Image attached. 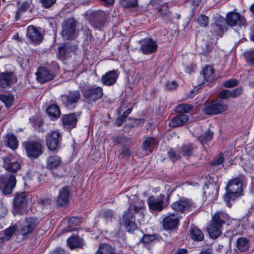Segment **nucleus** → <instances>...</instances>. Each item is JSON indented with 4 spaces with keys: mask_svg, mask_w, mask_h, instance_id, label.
I'll return each mask as SVG.
<instances>
[{
    "mask_svg": "<svg viewBox=\"0 0 254 254\" xmlns=\"http://www.w3.org/2000/svg\"><path fill=\"white\" fill-rule=\"evenodd\" d=\"M81 98V94L78 90H70L67 93L60 96L59 101L64 107L72 110L75 108Z\"/></svg>",
    "mask_w": 254,
    "mask_h": 254,
    "instance_id": "nucleus-2",
    "label": "nucleus"
},
{
    "mask_svg": "<svg viewBox=\"0 0 254 254\" xmlns=\"http://www.w3.org/2000/svg\"><path fill=\"white\" fill-rule=\"evenodd\" d=\"M16 178L14 174H6L0 177V190L3 194H10L16 185Z\"/></svg>",
    "mask_w": 254,
    "mask_h": 254,
    "instance_id": "nucleus-7",
    "label": "nucleus"
},
{
    "mask_svg": "<svg viewBox=\"0 0 254 254\" xmlns=\"http://www.w3.org/2000/svg\"><path fill=\"white\" fill-rule=\"evenodd\" d=\"M156 144L155 139L151 136H146L142 144V149L144 151H150V146Z\"/></svg>",
    "mask_w": 254,
    "mask_h": 254,
    "instance_id": "nucleus-42",
    "label": "nucleus"
},
{
    "mask_svg": "<svg viewBox=\"0 0 254 254\" xmlns=\"http://www.w3.org/2000/svg\"><path fill=\"white\" fill-rule=\"evenodd\" d=\"M7 213V210L4 206L3 201L0 200V218L4 216Z\"/></svg>",
    "mask_w": 254,
    "mask_h": 254,
    "instance_id": "nucleus-60",
    "label": "nucleus"
},
{
    "mask_svg": "<svg viewBox=\"0 0 254 254\" xmlns=\"http://www.w3.org/2000/svg\"><path fill=\"white\" fill-rule=\"evenodd\" d=\"M141 209V207L130 203L127 210L125 211L123 216V219L126 228L128 231L131 232L136 229V225L135 223V217L133 211L137 213Z\"/></svg>",
    "mask_w": 254,
    "mask_h": 254,
    "instance_id": "nucleus-3",
    "label": "nucleus"
},
{
    "mask_svg": "<svg viewBox=\"0 0 254 254\" xmlns=\"http://www.w3.org/2000/svg\"><path fill=\"white\" fill-rule=\"evenodd\" d=\"M27 36L33 42H41L43 37L38 30L34 26L31 25L27 28Z\"/></svg>",
    "mask_w": 254,
    "mask_h": 254,
    "instance_id": "nucleus-26",
    "label": "nucleus"
},
{
    "mask_svg": "<svg viewBox=\"0 0 254 254\" xmlns=\"http://www.w3.org/2000/svg\"><path fill=\"white\" fill-rule=\"evenodd\" d=\"M27 156L31 158H36L42 153V146L40 143L29 141L25 143Z\"/></svg>",
    "mask_w": 254,
    "mask_h": 254,
    "instance_id": "nucleus-15",
    "label": "nucleus"
},
{
    "mask_svg": "<svg viewBox=\"0 0 254 254\" xmlns=\"http://www.w3.org/2000/svg\"><path fill=\"white\" fill-rule=\"evenodd\" d=\"M132 109L131 108L127 109L126 111H125L122 116L117 119L116 124L117 127H120L125 120L126 119L127 116L131 112Z\"/></svg>",
    "mask_w": 254,
    "mask_h": 254,
    "instance_id": "nucleus-47",
    "label": "nucleus"
},
{
    "mask_svg": "<svg viewBox=\"0 0 254 254\" xmlns=\"http://www.w3.org/2000/svg\"><path fill=\"white\" fill-rule=\"evenodd\" d=\"M85 99L90 102H95L100 99L103 95V90L101 87H87L82 91Z\"/></svg>",
    "mask_w": 254,
    "mask_h": 254,
    "instance_id": "nucleus-12",
    "label": "nucleus"
},
{
    "mask_svg": "<svg viewBox=\"0 0 254 254\" xmlns=\"http://www.w3.org/2000/svg\"><path fill=\"white\" fill-rule=\"evenodd\" d=\"M120 2L124 8H133L138 6L137 0H120Z\"/></svg>",
    "mask_w": 254,
    "mask_h": 254,
    "instance_id": "nucleus-43",
    "label": "nucleus"
},
{
    "mask_svg": "<svg viewBox=\"0 0 254 254\" xmlns=\"http://www.w3.org/2000/svg\"><path fill=\"white\" fill-rule=\"evenodd\" d=\"M178 86L177 83L175 81L167 82L165 84L166 89L167 90H173Z\"/></svg>",
    "mask_w": 254,
    "mask_h": 254,
    "instance_id": "nucleus-59",
    "label": "nucleus"
},
{
    "mask_svg": "<svg viewBox=\"0 0 254 254\" xmlns=\"http://www.w3.org/2000/svg\"><path fill=\"white\" fill-rule=\"evenodd\" d=\"M188 120V115L184 114H178L170 121L169 125L171 127H177L184 125Z\"/></svg>",
    "mask_w": 254,
    "mask_h": 254,
    "instance_id": "nucleus-25",
    "label": "nucleus"
},
{
    "mask_svg": "<svg viewBox=\"0 0 254 254\" xmlns=\"http://www.w3.org/2000/svg\"><path fill=\"white\" fill-rule=\"evenodd\" d=\"M79 114L73 113L63 115L61 120L64 127L67 128H73L76 126Z\"/></svg>",
    "mask_w": 254,
    "mask_h": 254,
    "instance_id": "nucleus-20",
    "label": "nucleus"
},
{
    "mask_svg": "<svg viewBox=\"0 0 254 254\" xmlns=\"http://www.w3.org/2000/svg\"><path fill=\"white\" fill-rule=\"evenodd\" d=\"M62 138L61 133L56 130L48 133L46 137V145L48 148L52 151H57Z\"/></svg>",
    "mask_w": 254,
    "mask_h": 254,
    "instance_id": "nucleus-10",
    "label": "nucleus"
},
{
    "mask_svg": "<svg viewBox=\"0 0 254 254\" xmlns=\"http://www.w3.org/2000/svg\"><path fill=\"white\" fill-rule=\"evenodd\" d=\"M118 77V74L116 70L107 72L101 78L102 83L107 86H111L114 84Z\"/></svg>",
    "mask_w": 254,
    "mask_h": 254,
    "instance_id": "nucleus-24",
    "label": "nucleus"
},
{
    "mask_svg": "<svg viewBox=\"0 0 254 254\" xmlns=\"http://www.w3.org/2000/svg\"><path fill=\"white\" fill-rule=\"evenodd\" d=\"M102 1L104 2L106 5L111 6L113 5L114 3V0H101Z\"/></svg>",
    "mask_w": 254,
    "mask_h": 254,
    "instance_id": "nucleus-63",
    "label": "nucleus"
},
{
    "mask_svg": "<svg viewBox=\"0 0 254 254\" xmlns=\"http://www.w3.org/2000/svg\"><path fill=\"white\" fill-rule=\"evenodd\" d=\"M30 7V3L27 1L23 2L18 8L15 15V20H18L22 13L27 10Z\"/></svg>",
    "mask_w": 254,
    "mask_h": 254,
    "instance_id": "nucleus-45",
    "label": "nucleus"
},
{
    "mask_svg": "<svg viewBox=\"0 0 254 254\" xmlns=\"http://www.w3.org/2000/svg\"><path fill=\"white\" fill-rule=\"evenodd\" d=\"M147 202L151 211L160 212L165 208L164 199H160L153 195L147 198Z\"/></svg>",
    "mask_w": 254,
    "mask_h": 254,
    "instance_id": "nucleus-19",
    "label": "nucleus"
},
{
    "mask_svg": "<svg viewBox=\"0 0 254 254\" xmlns=\"http://www.w3.org/2000/svg\"><path fill=\"white\" fill-rule=\"evenodd\" d=\"M193 109V106L190 104H182L176 107V111L179 113H189Z\"/></svg>",
    "mask_w": 254,
    "mask_h": 254,
    "instance_id": "nucleus-46",
    "label": "nucleus"
},
{
    "mask_svg": "<svg viewBox=\"0 0 254 254\" xmlns=\"http://www.w3.org/2000/svg\"><path fill=\"white\" fill-rule=\"evenodd\" d=\"M171 206L173 210L177 212L184 213L190 211L193 206V204L191 200L183 197L173 203Z\"/></svg>",
    "mask_w": 254,
    "mask_h": 254,
    "instance_id": "nucleus-16",
    "label": "nucleus"
},
{
    "mask_svg": "<svg viewBox=\"0 0 254 254\" xmlns=\"http://www.w3.org/2000/svg\"><path fill=\"white\" fill-rule=\"evenodd\" d=\"M214 70L211 66H206L202 71V78L203 81H210L214 78Z\"/></svg>",
    "mask_w": 254,
    "mask_h": 254,
    "instance_id": "nucleus-36",
    "label": "nucleus"
},
{
    "mask_svg": "<svg viewBox=\"0 0 254 254\" xmlns=\"http://www.w3.org/2000/svg\"><path fill=\"white\" fill-rule=\"evenodd\" d=\"M139 50L144 55H150L155 53L158 49L157 42L153 39L144 38L139 42Z\"/></svg>",
    "mask_w": 254,
    "mask_h": 254,
    "instance_id": "nucleus-13",
    "label": "nucleus"
},
{
    "mask_svg": "<svg viewBox=\"0 0 254 254\" xmlns=\"http://www.w3.org/2000/svg\"><path fill=\"white\" fill-rule=\"evenodd\" d=\"M101 217L106 220H111L114 216V213L113 211L109 209H106L101 212Z\"/></svg>",
    "mask_w": 254,
    "mask_h": 254,
    "instance_id": "nucleus-49",
    "label": "nucleus"
},
{
    "mask_svg": "<svg viewBox=\"0 0 254 254\" xmlns=\"http://www.w3.org/2000/svg\"><path fill=\"white\" fill-rule=\"evenodd\" d=\"M188 250L186 249H179L176 254H187Z\"/></svg>",
    "mask_w": 254,
    "mask_h": 254,
    "instance_id": "nucleus-62",
    "label": "nucleus"
},
{
    "mask_svg": "<svg viewBox=\"0 0 254 254\" xmlns=\"http://www.w3.org/2000/svg\"><path fill=\"white\" fill-rule=\"evenodd\" d=\"M222 226L220 225L211 221L207 228V231L210 237L213 239L218 238L222 233Z\"/></svg>",
    "mask_w": 254,
    "mask_h": 254,
    "instance_id": "nucleus-27",
    "label": "nucleus"
},
{
    "mask_svg": "<svg viewBox=\"0 0 254 254\" xmlns=\"http://www.w3.org/2000/svg\"><path fill=\"white\" fill-rule=\"evenodd\" d=\"M107 21V15L103 10L92 11L89 13V22L95 29L101 30Z\"/></svg>",
    "mask_w": 254,
    "mask_h": 254,
    "instance_id": "nucleus-4",
    "label": "nucleus"
},
{
    "mask_svg": "<svg viewBox=\"0 0 254 254\" xmlns=\"http://www.w3.org/2000/svg\"><path fill=\"white\" fill-rule=\"evenodd\" d=\"M47 114L53 119L56 120L61 116V111L59 107L56 104H53L48 107Z\"/></svg>",
    "mask_w": 254,
    "mask_h": 254,
    "instance_id": "nucleus-31",
    "label": "nucleus"
},
{
    "mask_svg": "<svg viewBox=\"0 0 254 254\" xmlns=\"http://www.w3.org/2000/svg\"><path fill=\"white\" fill-rule=\"evenodd\" d=\"M245 55L247 61L254 65V50L247 52Z\"/></svg>",
    "mask_w": 254,
    "mask_h": 254,
    "instance_id": "nucleus-57",
    "label": "nucleus"
},
{
    "mask_svg": "<svg viewBox=\"0 0 254 254\" xmlns=\"http://www.w3.org/2000/svg\"><path fill=\"white\" fill-rule=\"evenodd\" d=\"M157 236L155 234L153 235H144L140 241L143 244H149L150 242L155 241L157 239Z\"/></svg>",
    "mask_w": 254,
    "mask_h": 254,
    "instance_id": "nucleus-48",
    "label": "nucleus"
},
{
    "mask_svg": "<svg viewBox=\"0 0 254 254\" xmlns=\"http://www.w3.org/2000/svg\"><path fill=\"white\" fill-rule=\"evenodd\" d=\"M81 218L78 217H72L68 219L67 227L66 231H72L75 230L74 227L78 226L81 223Z\"/></svg>",
    "mask_w": 254,
    "mask_h": 254,
    "instance_id": "nucleus-39",
    "label": "nucleus"
},
{
    "mask_svg": "<svg viewBox=\"0 0 254 254\" xmlns=\"http://www.w3.org/2000/svg\"><path fill=\"white\" fill-rule=\"evenodd\" d=\"M77 23L73 18H69L63 22L62 35L65 39H73L77 35Z\"/></svg>",
    "mask_w": 254,
    "mask_h": 254,
    "instance_id": "nucleus-5",
    "label": "nucleus"
},
{
    "mask_svg": "<svg viewBox=\"0 0 254 254\" xmlns=\"http://www.w3.org/2000/svg\"><path fill=\"white\" fill-rule=\"evenodd\" d=\"M114 250L107 244H101L95 254H114Z\"/></svg>",
    "mask_w": 254,
    "mask_h": 254,
    "instance_id": "nucleus-40",
    "label": "nucleus"
},
{
    "mask_svg": "<svg viewBox=\"0 0 254 254\" xmlns=\"http://www.w3.org/2000/svg\"><path fill=\"white\" fill-rule=\"evenodd\" d=\"M226 192L224 194L223 199L229 207H231V201H234L242 195L243 184L242 180L238 177L230 180L226 187Z\"/></svg>",
    "mask_w": 254,
    "mask_h": 254,
    "instance_id": "nucleus-1",
    "label": "nucleus"
},
{
    "mask_svg": "<svg viewBox=\"0 0 254 254\" xmlns=\"http://www.w3.org/2000/svg\"><path fill=\"white\" fill-rule=\"evenodd\" d=\"M39 223V219L37 218L31 217L26 218L20 229V234L23 236H28L36 229Z\"/></svg>",
    "mask_w": 254,
    "mask_h": 254,
    "instance_id": "nucleus-14",
    "label": "nucleus"
},
{
    "mask_svg": "<svg viewBox=\"0 0 254 254\" xmlns=\"http://www.w3.org/2000/svg\"><path fill=\"white\" fill-rule=\"evenodd\" d=\"M227 25L231 27L238 26L240 27H246L247 21L244 15L236 11H230L226 15Z\"/></svg>",
    "mask_w": 254,
    "mask_h": 254,
    "instance_id": "nucleus-9",
    "label": "nucleus"
},
{
    "mask_svg": "<svg viewBox=\"0 0 254 254\" xmlns=\"http://www.w3.org/2000/svg\"><path fill=\"white\" fill-rule=\"evenodd\" d=\"M4 141L7 146L12 149H15L18 147V140L13 134H7L4 136Z\"/></svg>",
    "mask_w": 254,
    "mask_h": 254,
    "instance_id": "nucleus-34",
    "label": "nucleus"
},
{
    "mask_svg": "<svg viewBox=\"0 0 254 254\" xmlns=\"http://www.w3.org/2000/svg\"><path fill=\"white\" fill-rule=\"evenodd\" d=\"M112 139L116 144H123L126 141V137L123 134L119 136H113L112 137Z\"/></svg>",
    "mask_w": 254,
    "mask_h": 254,
    "instance_id": "nucleus-52",
    "label": "nucleus"
},
{
    "mask_svg": "<svg viewBox=\"0 0 254 254\" xmlns=\"http://www.w3.org/2000/svg\"><path fill=\"white\" fill-rule=\"evenodd\" d=\"M61 159L59 156H50L47 160V168L49 169L56 168L61 165Z\"/></svg>",
    "mask_w": 254,
    "mask_h": 254,
    "instance_id": "nucleus-33",
    "label": "nucleus"
},
{
    "mask_svg": "<svg viewBox=\"0 0 254 254\" xmlns=\"http://www.w3.org/2000/svg\"><path fill=\"white\" fill-rule=\"evenodd\" d=\"M78 46L74 42H67L58 48V56L59 58L64 60L71 56V53H74L77 49Z\"/></svg>",
    "mask_w": 254,
    "mask_h": 254,
    "instance_id": "nucleus-11",
    "label": "nucleus"
},
{
    "mask_svg": "<svg viewBox=\"0 0 254 254\" xmlns=\"http://www.w3.org/2000/svg\"><path fill=\"white\" fill-rule=\"evenodd\" d=\"M70 190L68 186H65L59 190L57 198V204L59 206H66L69 201Z\"/></svg>",
    "mask_w": 254,
    "mask_h": 254,
    "instance_id": "nucleus-21",
    "label": "nucleus"
},
{
    "mask_svg": "<svg viewBox=\"0 0 254 254\" xmlns=\"http://www.w3.org/2000/svg\"><path fill=\"white\" fill-rule=\"evenodd\" d=\"M17 226L14 225L7 228L4 231V236L0 238V242H3L9 240L11 236L17 229Z\"/></svg>",
    "mask_w": 254,
    "mask_h": 254,
    "instance_id": "nucleus-41",
    "label": "nucleus"
},
{
    "mask_svg": "<svg viewBox=\"0 0 254 254\" xmlns=\"http://www.w3.org/2000/svg\"><path fill=\"white\" fill-rule=\"evenodd\" d=\"M179 222V219L177 214L171 213L165 217L162 221L163 228L166 230H171L175 228Z\"/></svg>",
    "mask_w": 254,
    "mask_h": 254,
    "instance_id": "nucleus-22",
    "label": "nucleus"
},
{
    "mask_svg": "<svg viewBox=\"0 0 254 254\" xmlns=\"http://www.w3.org/2000/svg\"><path fill=\"white\" fill-rule=\"evenodd\" d=\"M224 161L223 154L220 153L216 158H215L211 162V164L212 165H218L221 164Z\"/></svg>",
    "mask_w": 254,
    "mask_h": 254,
    "instance_id": "nucleus-55",
    "label": "nucleus"
},
{
    "mask_svg": "<svg viewBox=\"0 0 254 254\" xmlns=\"http://www.w3.org/2000/svg\"><path fill=\"white\" fill-rule=\"evenodd\" d=\"M190 237L193 241L199 242L204 239L202 232L196 227H193L190 230Z\"/></svg>",
    "mask_w": 254,
    "mask_h": 254,
    "instance_id": "nucleus-35",
    "label": "nucleus"
},
{
    "mask_svg": "<svg viewBox=\"0 0 254 254\" xmlns=\"http://www.w3.org/2000/svg\"><path fill=\"white\" fill-rule=\"evenodd\" d=\"M243 87H239L237 88L230 90V96L232 98H236L240 96L243 92Z\"/></svg>",
    "mask_w": 254,
    "mask_h": 254,
    "instance_id": "nucleus-56",
    "label": "nucleus"
},
{
    "mask_svg": "<svg viewBox=\"0 0 254 254\" xmlns=\"http://www.w3.org/2000/svg\"><path fill=\"white\" fill-rule=\"evenodd\" d=\"M53 254H67L65 251L62 248H58L56 249L53 252Z\"/></svg>",
    "mask_w": 254,
    "mask_h": 254,
    "instance_id": "nucleus-61",
    "label": "nucleus"
},
{
    "mask_svg": "<svg viewBox=\"0 0 254 254\" xmlns=\"http://www.w3.org/2000/svg\"><path fill=\"white\" fill-rule=\"evenodd\" d=\"M209 18L205 15H200L197 19L198 22L200 26L206 27L208 24Z\"/></svg>",
    "mask_w": 254,
    "mask_h": 254,
    "instance_id": "nucleus-50",
    "label": "nucleus"
},
{
    "mask_svg": "<svg viewBox=\"0 0 254 254\" xmlns=\"http://www.w3.org/2000/svg\"><path fill=\"white\" fill-rule=\"evenodd\" d=\"M66 242L68 246L71 249L81 248L83 245L82 240L78 236L70 237L67 239Z\"/></svg>",
    "mask_w": 254,
    "mask_h": 254,
    "instance_id": "nucleus-32",
    "label": "nucleus"
},
{
    "mask_svg": "<svg viewBox=\"0 0 254 254\" xmlns=\"http://www.w3.org/2000/svg\"><path fill=\"white\" fill-rule=\"evenodd\" d=\"M168 155L169 158L173 161L175 162L180 159V156L177 154L174 150L170 148L168 151Z\"/></svg>",
    "mask_w": 254,
    "mask_h": 254,
    "instance_id": "nucleus-51",
    "label": "nucleus"
},
{
    "mask_svg": "<svg viewBox=\"0 0 254 254\" xmlns=\"http://www.w3.org/2000/svg\"><path fill=\"white\" fill-rule=\"evenodd\" d=\"M218 97L221 99H226L230 96V90L227 89H223L220 91L218 93Z\"/></svg>",
    "mask_w": 254,
    "mask_h": 254,
    "instance_id": "nucleus-54",
    "label": "nucleus"
},
{
    "mask_svg": "<svg viewBox=\"0 0 254 254\" xmlns=\"http://www.w3.org/2000/svg\"><path fill=\"white\" fill-rule=\"evenodd\" d=\"M213 132L208 129L198 137V140L202 144H206L213 139Z\"/></svg>",
    "mask_w": 254,
    "mask_h": 254,
    "instance_id": "nucleus-38",
    "label": "nucleus"
},
{
    "mask_svg": "<svg viewBox=\"0 0 254 254\" xmlns=\"http://www.w3.org/2000/svg\"><path fill=\"white\" fill-rule=\"evenodd\" d=\"M0 100L6 106V107L9 108L12 105L14 98L11 95H0Z\"/></svg>",
    "mask_w": 254,
    "mask_h": 254,
    "instance_id": "nucleus-44",
    "label": "nucleus"
},
{
    "mask_svg": "<svg viewBox=\"0 0 254 254\" xmlns=\"http://www.w3.org/2000/svg\"><path fill=\"white\" fill-rule=\"evenodd\" d=\"M226 18L220 15L215 17V21L212 25V29L211 30L212 33L216 34L220 37H222L224 30L226 29Z\"/></svg>",
    "mask_w": 254,
    "mask_h": 254,
    "instance_id": "nucleus-17",
    "label": "nucleus"
},
{
    "mask_svg": "<svg viewBox=\"0 0 254 254\" xmlns=\"http://www.w3.org/2000/svg\"><path fill=\"white\" fill-rule=\"evenodd\" d=\"M16 81V77L11 72L0 73V87L6 88Z\"/></svg>",
    "mask_w": 254,
    "mask_h": 254,
    "instance_id": "nucleus-23",
    "label": "nucleus"
},
{
    "mask_svg": "<svg viewBox=\"0 0 254 254\" xmlns=\"http://www.w3.org/2000/svg\"><path fill=\"white\" fill-rule=\"evenodd\" d=\"M196 148L197 147L194 144L187 143L180 148V152L183 156L188 157L193 155L194 151Z\"/></svg>",
    "mask_w": 254,
    "mask_h": 254,
    "instance_id": "nucleus-30",
    "label": "nucleus"
},
{
    "mask_svg": "<svg viewBox=\"0 0 254 254\" xmlns=\"http://www.w3.org/2000/svg\"><path fill=\"white\" fill-rule=\"evenodd\" d=\"M122 154L124 156H129L130 155V152L128 149L125 148L122 151Z\"/></svg>",
    "mask_w": 254,
    "mask_h": 254,
    "instance_id": "nucleus-64",
    "label": "nucleus"
},
{
    "mask_svg": "<svg viewBox=\"0 0 254 254\" xmlns=\"http://www.w3.org/2000/svg\"><path fill=\"white\" fill-rule=\"evenodd\" d=\"M250 247L249 240L244 237H241L237 241V248L242 252L247 251Z\"/></svg>",
    "mask_w": 254,
    "mask_h": 254,
    "instance_id": "nucleus-37",
    "label": "nucleus"
},
{
    "mask_svg": "<svg viewBox=\"0 0 254 254\" xmlns=\"http://www.w3.org/2000/svg\"><path fill=\"white\" fill-rule=\"evenodd\" d=\"M27 196L25 192L17 193L13 200V214L24 215L27 213Z\"/></svg>",
    "mask_w": 254,
    "mask_h": 254,
    "instance_id": "nucleus-6",
    "label": "nucleus"
},
{
    "mask_svg": "<svg viewBox=\"0 0 254 254\" xmlns=\"http://www.w3.org/2000/svg\"><path fill=\"white\" fill-rule=\"evenodd\" d=\"M228 105L219 101H213L204 105L203 110L205 114L214 115L220 114L228 109Z\"/></svg>",
    "mask_w": 254,
    "mask_h": 254,
    "instance_id": "nucleus-8",
    "label": "nucleus"
},
{
    "mask_svg": "<svg viewBox=\"0 0 254 254\" xmlns=\"http://www.w3.org/2000/svg\"><path fill=\"white\" fill-rule=\"evenodd\" d=\"M42 6L46 8L51 7L56 1V0H40Z\"/></svg>",
    "mask_w": 254,
    "mask_h": 254,
    "instance_id": "nucleus-58",
    "label": "nucleus"
},
{
    "mask_svg": "<svg viewBox=\"0 0 254 254\" xmlns=\"http://www.w3.org/2000/svg\"><path fill=\"white\" fill-rule=\"evenodd\" d=\"M229 216L226 213L218 211L212 216L211 221L223 226L226 222L229 221Z\"/></svg>",
    "mask_w": 254,
    "mask_h": 254,
    "instance_id": "nucleus-29",
    "label": "nucleus"
},
{
    "mask_svg": "<svg viewBox=\"0 0 254 254\" xmlns=\"http://www.w3.org/2000/svg\"><path fill=\"white\" fill-rule=\"evenodd\" d=\"M239 84L238 80L235 79H231L225 81L223 83V85L226 88H232L237 86Z\"/></svg>",
    "mask_w": 254,
    "mask_h": 254,
    "instance_id": "nucleus-53",
    "label": "nucleus"
},
{
    "mask_svg": "<svg viewBox=\"0 0 254 254\" xmlns=\"http://www.w3.org/2000/svg\"><path fill=\"white\" fill-rule=\"evenodd\" d=\"M3 167L8 171L14 173L20 168V165L17 162H11L8 157H3Z\"/></svg>",
    "mask_w": 254,
    "mask_h": 254,
    "instance_id": "nucleus-28",
    "label": "nucleus"
},
{
    "mask_svg": "<svg viewBox=\"0 0 254 254\" xmlns=\"http://www.w3.org/2000/svg\"><path fill=\"white\" fill-rule=\"evenodd\" d=\"M35 74L37 80L41 83L49 82L55 77L53 72L43 66L39 67Z\"/></svg>",
    "mask_w": 254,
    "mask_h": 254,
    "instance_id": "nucleus-18",
    "label": "nucleus"
}]
</instances>
